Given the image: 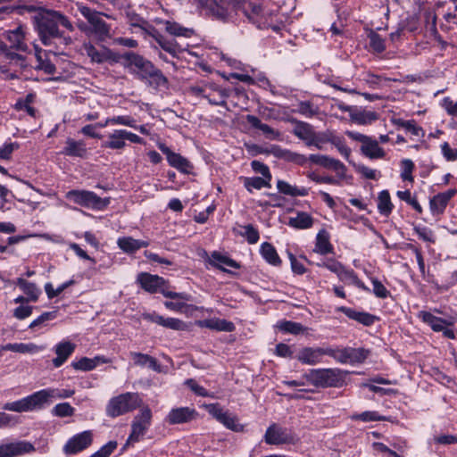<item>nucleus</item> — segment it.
Listing matches in <instances>:
<instances>
[{"label":"nucleus","mask_w":457,"mask_h":457,"mask_svg":"<svg viewBox=\"0 0 457 457\" xmlns=\"http://www.w3.org/2000/svg\"><path fill=\"white\" fill-rule=\"evenodd\" d=\"M206 15L217 20L227 21L232 13L240 9L246 18L258 29H280L278 13L263 7L262 0H193Z\"/></svg>","instance_id":"f257e3e1"},{"label":"nucleus","mask_w":457,"mask_h":457,"mask_svg":"<svg viewBox=\"0 0 457 457\" xmlns=\"http://www.w3.org/2000/svg\"><path fill=\"white\" fill-rule=\"evenodd\" d=\"M34 24L40 41L46 46L62 48L72 43L71 37L60 27L70 32L75 28L70 19L59 11L39 7L34 16Z\"/></svg>","instance_id":"f03ea898"},{"label":"nucleus","mask_w":457,"mask_h":457,"mask_svg":"<svg viewBox=\"0 0 457 457\" xmlns=\"http://www.w3.org/2000/svg\"><path fill=\"white\" fill-rule=\"evenodd\" d=\"M120 56L125 61L124 67L137 79L154 88L167 87V78L149 60L134 52H128Z\"/></svg>","instance_id":"7ed1b4c3"},{"label":"nucleus","mask_w":457,"mask_h":457,"mask_svg":"<svg viewBox=\"0 0 457 457\" xmlns=\"http://www.w3.org/2000/svg\"><path fill=\"white\" fill-rule=\"evenodd\" d=\"M187 90L196 97L207 99L212 105L223 106L228 109L227 98L229 96V90L221 87L215 82L201 80L190 86Z\"/></svg>","instance_id":"20e7f679"},{"label":"nucleus","mask_w":457,"mask_h":457,"mask_svg":"<svg viewBox=\"0 0 457 457\" xmlns=\"http://www.w3.org/2000/svg\"><path fill=\"white\" fill-rule=\"evenodd\" d=\"M137 281L140 284L141 287L148 293L154 294L160 292L164 297L186 302L192 300V296L187 293H177L169 290L167 281L157 275L141 272L138 274Z\"/></svg>","instance_id":"39448f33"},{"label":"nucleus","mask_w":457,"mask_h":457,"mask_svg":"<svg viewBox=\"0 0 457 457\" xmlns=\"http://www.w3.org/2000/svg\"><path fill=\"white\" fill-rule=\"evenodd\" d=\"M311 385L316 387H338L345 381L343 371L339 369H312L303 375Z\"/></svg>","instance_id":"423d86ee"},{"label":"nucleus","mask_w":457,"mask_h":457,"mask_svg":"<svg viewBox=\"0 0 457 457\" xmlns=\"http://www.w3.org/2000/svg\"><path fill=\"white\" fill-rule=\"evenodd\" d=\"M143 400L138 393H124L110 399L106 406V414L116 418L142 406Z\"/></svg>","instance_id":"0eeeda50"},{"label":"nucleus","mask_w":457,"mask_h":457,"mask_svg":"<svg viewBox=\"0 0 457 457\" xmlns=\"http://www.w3.org/2000/svg\"><path fill=\"white\" fill-rule=\"evenodd\" d=\"M65 197L71 202L86 208L104 210L110 204V198H101L96 193L88 190H71Z\"/></svg>","instance_id":"6e6552de"},{"label":"nucleus","mask_w":457,"mask_h":457,"mask_svg":"<svg viewBox=\"0 0 457 457\" xmlns=\"http://www.w3.org/2000/svg\"><path fill=\"white\" fill-rule=\"evenodd\" d=\"M78 11L87 21L91 31L100 39L109 37L110 27L103 20L102 13L82 4H77Z\"/></svg>","instance_id":"1a4fd4ad"},{"label":"nucleus","mask_w":457,"mask_h":457,"mask_svg":"<svg viewBox=\"0 0 457 457\" xmlns=\"http://www.w3.org/2000/svg\"><path fill=\"white\" fill-rule=\"evenodd\" d=\"M83 50L86 55L90 59L91 62L94 63H117L121 61V54H119L110 48L103 46L96 47L90 42L83 44Z\"/></svg>","instance_id":"9d476101"},{"label":"nucleus","mask_w":457,"mask_h":457,"mask_svg":"<svg viewBox=\"0 0 457 457\" xmlns=\"http://www.w3.org/2000/svg\"><path fill=\"white\" fill-rule=\"evenodd\" d=\"M151 420L152 411L148 406H144L132 421L131 433L127 440V445L138 442L149 428Z\"/></svg>","instance_id":"9b49d317"},{"label":"nucleus","mask_w":457,"mask_h":457,"mask_svg":"<svg viewBox=\"0 0 457 457\" xmlns=\"http://www.w3.org/2000/svg\"><path fill=\"white\" fill-rule=\"evenodd\" d=\"M44 408L40 390L18 401L6 403L3 409L15 412H27Z\"/></svg>","instance_id":"f8f14e48"},{"label":"nucleus","mask_w":457,"mask_h":457,"mask_svg":"<svg viewBox=\"0 0 457 457\" xmlns=\"http://www.w3.org/2000/svg\"><path fill=\"white\" fill-rule=\"evenodd\" d=\"M9 59V65H2L3 79L4 80H12L20 78L22 71L28 67L26 58L17 53L12 52L5 55V59Z\"/></svg>","instance_id":"ddd939ff"},{"label":"nucleus","mask_w":457,"mask_h":457,"mask_svg":"<svg viewBox=\"0 0 457 457\" xmlns=\"http://www.w3.org/2000/svg\"><path fill=\"white\" fill-rule=\"evenodd\" d=\"M264 441L268 445L293 444L295 436L289 428L272 423L266 430Z\"/></svg>","instance_id":"4468645a"},{"label":"nucleus","mask_w":457,"mask_h":457,"mask_svg":"<svg viewBox=\"0 0 457 457\" xmlns=\"http://www.w3.org/2000/svg\"><path fill=\"white\" fill-rule=\"evenodd\" d=\"M93 443V433L86 430L71 436L62 447V452L66 455L77 454L87 448Z\"/></svg>","instance_id":"2eb2a0df"},{"label":"nucleus","mask_w":457,"mask_h":457,"mask_svg":"<svg viewBox=\"0 0 457 457\" xmlns=\"http://www.w3.org/2000/svg\"><path fill=\"white\" fill-rule=\"evenodd\" d=\"M258 154H271L274 157L283 159L287 162H293L297 164H303L307 160L303 154L291 152L290 150L284 149L278 145H271L269 147L263 148L258 145H254Z\"/></svg>","instance_id":"dca6fc26"},{"label":"nucleus","mask_w":457,"mask_h":457,"mask_svg":"<svg viewBox=\"0 0 457 457\" xmlns=\"http://www.w3.org/2000/svg\"><path fill=\"white\" fill-rule=\"evenodd\" d=\"M34 445L28 441H15L0 445V457H18L35 452Z\"/></svg>","instance_id":"f3484780"},{"label":"nucleus","mask_w":457,"mask_h":457,"mask_svg":"<svg viewBox=\"0 0 457 457\" xmlns=\"http://www.w3.org/2000/svg\"><path fill=\"white\" fill-rule=\"evenodd\" d=\"M160 149L166 155L167 161L171 167L185 174L191 173L193 166L187 159L179 154L172 152L167 146L161 145Z\"/></svg>","instance_id":"a211bd4d"},{"label":"nucleus","mask_w":457,"mask_h":457,"mask_svg":"<svg viewBox=\"0 0 457 457\" xmlns=\"http://www.w3.org/2000/svg\"><path fill=\"white\" fill-rule=\"evenodd\" d=\"M3 37L10 43L9 48L16 51L27 52L28 46L25 42V32L21 26L3 33Z\"/></svg>","instance_id":"6ab92c4d"},{"label":"nucleus","mask_w":457,"mask_h":457,"mask_svg":"<svg viewBox=\"0 0 457 457\" xmlns=\"http://www.w3.org/2000/svg\"><path fill=\"white\" fill-rule=\"evenodd\" d=\"M148 33L154 38L158 46L172 57H178L179 54L183 52L184 49L177 43L176 40L167 39L156 29L152 28Z\"/></svg>","instance_id":"aec40b11"},{"label":"nucleus","mask_w":457,"mask_h":457,"mask_svg":"<svg viewBox=\"0 0 457 457\" xmlns=\"http://www.w3.org/2000/svg\"><path fill=\"white\" fill-rule=\"evenodd\" d=\"M197 412L194 408L179 407L172 409L166 417L168 423L175 425L187 423L195 419Z\"/></svg>","instance_id":"412c9836"},{"label":"nucleus","mask_w":457,"mask_h":457,"mask_svg":"<svg viewBox=\"0 0 457 457\" xmlns=\"http://www.w3.org/2000/svg\"><path fill=\"white\" fill-rule=\"evenodd\" d=\"M308 159L312 163L333 170L334 171L340 174L341 177L345 176L346 168L345 164L339 160L322 154H311Z\"/></svg>","instance_id":"4be33fe9"},{"label":"nucleus","mask_w":457,"mask_h":457,"mask_svg":"<svg viewBox=\"0 0 457 457\" xmlns=\"http://www.w3.org/2000/svg\"><path fill=\"white\" fill-rule=\"evenodd\" d=\"M208 262L211 266L223 271L226 273H232L230 270L225 268V266L233 268V269H240L241 265L239 262L235 260L229 258L228 256L220 253V252L214 251L211 253V256L208 259Z\"/></svg>","instance_id":"5701e85b"},{"label":"nucleus","mask_w":457,"mask_h":457,"mask_svg":"<svg viewBox=\"0 0 457 457\" xmlns=\"http://www.w3.org/2000/svg\"><path fill=\"white\" fill-rule=\"evenodd\" d=\"M455 189H449L447 191L436 195L429 202L430 211L434 215L442 214L449 201L455 195Z\"/></svg>","instance_id":"b1692460"},{"label":"nucleus","mask_w":457,"mask_h":457,"mask_svg":"<svg viewBox=\"0 0 457 457\" xmlns=\"http://www.w3.org/2000/svg\"><path fill=\"white\" fill-rule=\"evenodd\" d=\"M76 345L75 344L70 341H62L58 343L54 351L57 355L56 358L53 359V364L55 368L61 367L68 358L75 351Z\"/></svg>","instance_id":"393cba45"},{"label":"nucleus","mask_w":457,"mask_h":457,"mask_svg":"<svg viewBox=\"0 0 457 457\" xmlns=\"http://www.w3.org/2000/svg\"><path fill=\"white\" fill-rule=\"evenodd\" d=\"M338 310L349 319L356 320L357 322L367 327L373 325L374 322L378 320V318L373 314L365 312H358L352 308L340 307Z\"/></svg>","instance_id":"a878e982"},{"label":"nucleus","mask_w":457,"mask_h":457,"mask_svg":"<svg viewBox=\"0 0 457 457\" xmlns=\"http://www.w3.org/2000/svg\"><path fill=\"white\" fill-rule=\"evenodd\" d=\"M245 120L252 127L261 130L266 138L270 140L278 139L281 136L278 130L274 129L268 124L262 123L261 120L254 115L248 114L245 116Z\"/></svg>","instance_id":"bb28decb"},{"label":"nucleus","mask_w":457,"mask_h":457,"mask_svg":"<svg viewBox=\"0 0 457 457\" xmlns=\"http://www.w3.org/2000/svg\"><path fill=\"white\" fill-rule=\"evenodd\" d=\"M297 360L303 364L316 365L322 361L321 352L320 347H305L303 348L296 356Z\"/></svg>","instance_id":"cd10ccee"},{"label":"nucleus","mask_w":457,"mask_h":457,"mask_svg":"<svg viewBox=\"0 0 457 457\" xmlns=\"http://www.w3.org/2000/svg\"><path fill=\"white\" fill-rule=\"evenodd\" d=\"M62 154L71 157L85 158L87 156V150L86 144L82 140L76 141L72 138H68Z\"/></svg>","instance_id":"c85d7f7f"},{"label":"nucleus","mask_w":457,"mask_h":457,"mask_svg":"<svg viewBox=\"0 0 457 457\" xmlns=\"http://www.w3.org/2000/svg\"><path fill=\"white\" fill-rule=\"evenodd\" d=\"M117 245L124 253H134L140 248L148 246L149 242L135 239L131 237H122L118 238Z\"/></svg>","instance_id":"c756f323"},{"label":"nucleus","mask_w":457,"mask_h":457,"mask_svg":"<svg viewBox=\"0 0 457 457\" xmlns=\"http://www.w3.org/2000/svg\"><path fill=\"white\" fill-rule=\"evenodd\" d=\"M201 328H207L216 331L232 332L235 330L233 322L224 319H207L198 322Z\"/></svg>","instance_id":"7c9ffc66"},{"label":"nucleus","mask_w":457,"mask_h":457,"mask_svg":"<svg viewBox=\"0 0 457 457\" xmlns=\"http://www.w3.org/2000/svg\"><path fill=\"white\" fill-rule=\"evenodd\" d=\"M417 316L424 323L428 324L435 332H440L443 330L444 326H450L453 324L452 322L436 317L431 312L426 311H420Z\"/></svg>","instance_id":"2f4dec72"},{"label":"nucleus","mask_w":457,"mask_h":457,"mask_svg":"<svg viewBox=\"0 0 457 457\" xmlns=\"http://www.w3.org/2000/svg\"><path fill=\"white\" fill-rule=\"evenodd\" d=\"M315 132L312 126L303 121H298L294 129V134L305 142L308 146L312 145Z\"/></svg>","instance_id":"473e14b6"},{"label":"nucleus","mask_w":457,"mask_h":457,"mask_svg":"<svg viewBox=\"0 0 457 457\" xmlns=\"http://www.w3.org/2000/svg\"><path fill=\"white\" fill-rule=\"evenodd\" d=\"M74 393V390L71 389L46 388L40 390L43 405L50 403L54 399L69 398L72 396Z\"/></svg>","instance_id":"72a5a7b5"},{"label":"nucleus","mask_w":457,"mask_h":457,"mask_svg":"<svg viewBox=\"0 0 457 457\" xmlns=\"http://www.w3.org/2000/svg\"><path fill=\"white\" fill-rule=\"evenodd\" d=\"M124 129H114L112 133L108 134V141H105L102 146L112 150L123 149L126 146V139L124 136Z\"/></svg>","instance_id":"f704fd0d"},{"label":"nucleus","mask_w":457,"mask_h":457,"mask_svg":"<svg viewBox=\"0 0 457 457\" xmlns=\"http://www.w3.org/2000/svg\"><path fill=\"white\" fill-rule=\"evenodd\" d=\"M378 118V114L372 111L354 109L350 113V119L358 125H369Z\"/></svg>","instance_id":"c9c22d12"},{"label":"nucleus","mask_w":457,"mask_h":457,"mask_svg":"<svg viewBox=\"0 0 457 457\" xmlns=\"http://www.w3.org/2000/svg\"><path fill=\"white\" fill-rule=\"evenodd\" d=\"M361 151L362 154L370 159L384 158L385 151L378 145L377 140L370 137L368 141L361 145Z\"/></svg>","instance_id":"e433bc0d"},{"label":"nucleus","mask_w":457,"mask_h":457,"mask_svg":"<svg viewBox=\"0 0 457 457\" xmlns=\"http://www.w3.org/2000/svg\"><path fill=\"white\" fill-rule=\"evenodd\" d=\"M16 285L28 296L29 301H37L41 294V290L37 287L35 283L29 282L22 278H18L16 280Z\"/></svg>","instance_id":"4c0bfd02"},{"label":"nucleus","mask_w":457,"mask_h":457,"mask_svg":"<svg viewBox=\"0 0 457 457\" xmlns=\"http://www.w3.org/2000/svg\"><path fill=\"white\" fill-rule=\"evenodd\" d=\"M241 179L243 181L244 187L249 193H252L253 189L260 190L264 187H271V181L261 177H242Z\"/></svg>","instance_id":"58836bf2"},{"label":"nucleus","mask_w":457,"mask_h":457,"mask_svg":"<svg viewBox=\"0 0 457 457\" xmlns=\"http://www.w3.org/2000/svg\"><path fill=\"white\" fill-rule=\"evenodd\" d=\"M315 252L320 254H327L333 252V246L329 242V234L321 229L316 237Z\"/></svg>","instance_id":"ea45409f"},{"label":"nucleus","mask_w":457,"mask_h":457,"mask_svg":"<svg viewBox=\"0 0 457 457\" xmlns=\"http://www.w3.org/2000/svg\"><path fill=\"white\" fill-rule=\"evenodd\" d=\"M100 362L104 363L106 360L100 356H96L93 359L83 357L78 361H72L71 365L77 370L88 371L94 370Z\"/></svg>","instance_id":"a19ab883"},{"label":"nucleus","mask_w":457,"mask_h":457,"mask_svg":"<svg viewBox=\"0 0 457 457\" xmlns=\"http://www.w3.org/2000/svg\"><path fill=\"white\" fill-rule=\"evenodd\" d=\"M288 225L298 229L310 228L313 225L312 217L304 212H297L295 217H291Z\"/></svg>","instance_id":"79ce46f5"},{"label":"nucleus","mask_w":457,"mask_h":457,"mask_svg":"<svg viewBox=\"0 0 457 457\" xmlns=\"http://www.w3.org/2000/svg\"><path fill=\"white\" fill-rule=\"evenodd\" d=\"M277 188L280 193L290 196H305L309 194L307 188L292 186L284 180H278Z\"/></svg>","instance_id":"37998d69"},{"label":"nucleus","mask_w":457,"mask_h":457,"mask_svg":"<svg viewBox=\"0 0 457 457\" xmlns=\"http://www.w3.org/2000/svg\"><path fill=\"white\" fill-rule=\"evenodd\" d=\"M262 256L271 265L278 266L281 263V260L275 249V247L270 243H262L260 249Z\"/></svg>","instance_id":"c03bdc74"},{"label":"nucleus","mask_w":457,"mask_h":457,"mask_svg":"<svg viewBox=\"0 0 457 457\" xmlns=\"http://www.w3.org/2000/svg\"><path fill=\"white\" fill-rule=\"evenodd\" d=\"M337 277L344 282L351 283L364 291L370 292V288L358 278L353 270H346L345 267H343Z\"/></svg>","instance_id":"a18cd8bd"},{"label":"nucleus","mask_w":457,"mask_h":457,"mask_svg":"<svg viewBox=\"0 0 457 457\" xmlns=\"http://www.w3.org/2000/svg\"><path fill=\"white\" fill-rule=\"evenodd\" d=\"M393 207L389 192L382 190L378 196V212L385 216H388L392 212Z\"/></svg>","instance_id":"49530a36"},{"label":"nucleus","mask_w":457,"mask_h":457,"mask_svg":"<svg viewBox=\"0 0 457 457\" xmlns=\"http://www.w3.org/2000/svg\"><path fill=\"white\" fill-rule=\"evenodd\" d=\"M347 354L349 360L348 363H361L370 356V351L362 347H347Z\"/></svg>","instance_id":"de8ad7c7"},{"label":"nucleus","mask_w":457,"mask_h":457,"mask_svg":"<svg viewBox=\"0 0 457 457\" xmlns=\"http://www.w3.org/2000/svg\"><path fill=\"white\" fill-rule=\"evenodd\" d=\"M164 25H165V30L172 36H176V37L182 36V37H190L191 35L193 34L192 29L184 28L177 22L166 21H164Z\"/></svg>","instance_id":"09e8293b"},{"label":"nucleus","mask_w":457,"mask_h":457,"mask_svg":"<svg viewBox=\"0 0 457 457\" xmlns=\"http://www.w3.org/2000/svg\"><path fill=\"white\" fill-rule=\"evenodd\" d=\"M4 351H12L15 353H36L39 350V347L34 344H6L2 346Z\"/></svg>","instance_id":"8fccbe9b"},{"label":"nucleus","mask_w":457,"mask_h":457,"mask_svg":"<svg viewBox=\"0 0 457 457\" xmlns=\"http://www.w3.org/2000/svg\"><path fill=\"white\" fill-rule=\"evenodd\" d=\"M296 112L306 118H312L319 112V107L309 101H303L297 104Z\"/></svg>","instance_id":"3c124183"},{"label":"nucleus","mask_w":457,"mask_h":457,"mask_svg":"<svg viewBox=\"0 0 457 457\" xmlns=\"http://www.w3.org/2000/svg\"><path fill=\"white\" fill-rule=\"evenodd\" d=\"M107 122H112V125H122L137 129V120L129 115H120L107 118Z\"/></svg>","instance_id":"603ef678"},{"label":"nucleus","mask_w":457,"mask_h":457,"mask_svg":"<svg viewBox=\"0 0 457 457\" xmlns=\"http://www.w3.org/2000/svg\"><path fill=\"white\" fill-rule=\"evenodd\" d=\"M75 409L69 403H62L56 404L53 410V415L56 417H71L74 414Z\"/></svg>","instance_id":"864d4df0"},{"label":"nucleus","mask_w":457,"mask_h":457,"mask_svg":"<svg viewBox=\"0 0 457 457\" xmlns=\"http://www.w3.org/2000/svg\"><path fill=\"white\" fill-rule=\"evenodd\" d=\"M370 39V46L376 53H382L386 49L385 40L380 35L374 31H370L368 35Z\"/></svg>","instance_id":"5fc2aeb1"},{"label":"nucleus","mask_w":457,"mask_h":457,"mask_svg":"<svg viewBox=\"0 0 457 457\" xmlns=\"http://www.w3.org/2000/svg\"><path fill=\"white\" fill-rule=\"evenodd\" d=\"M330 143L334 145L343 157L348 160L351 154V149L345 145L343 137L336 136L332 132Z\"/></svg>","instance_id":"6e6d98bb"},{"label":"nucleus","mask_w":457,"mask_h":457,"mask_svg":"<svg viewBox=\"0 0 457 457\" xmlns=\"http://www.w3.org/2000/svg\"><path fill=\"white\" fill-rule=\"evenodd\" d=\"M220 423L227 428L236 432L242 431L244 428V427L238 423L237 418L228 411H227Z\"/></svg>","instance_id":"4d7b16f0"},{"label":"nucleus","mask_w":457,"mask_h":457,"mask_svg":"<svg viewBox=\"0 0 457 457\" xmlns=\"http://www.w3.org/2000/svg\"><path fill=\"white\" fill-rule=\"evenodd\" d=\"M75 281L73 279H71L69 281H66L60 285L56 289L53 287V285L51 283H46L45 285V291L48 296L49 299H52L57 295H59L61 293H62L67 287L73 285Z\"/></svg>","instance_id":"13d9d810"},{"label":"nucleus","mask_w":457,"mask_h":457,"mask_svg":"<svg viewBox=\"0 0 457 457\" xmlns=\"http://www.w3.org/2000/svg\"><path fill=\"white\" fill-rule=\"evenodd\" d=\"M353 420H361L363 422L369 421H380L386 420L387 419L384 416H380L377 411H367L361 413L353 414L352 416Z\"/></svg>","instance_id":"bf43d9fd"},{"label":"nucleus","mask_w":457,"mask_h":457,"mask_svg":"<svg viewBox=\"0 0 457 457\" xmlns=\"http://www.w3.org/2000/svg\"><path fill=\"white\" fill-rule=\"evenodd\" d=\"M397 196L406 202L407 204H409L411 206H412V208L417 211L419 213H421L422 212V207L421 205L419 204L417 198L415 196H412L411 192L409 190H405V191H398L397 192Z\"/></svg>","instance_id":"052dcab7"},{"label":"nucleus","mask_w":457,"mask_h":457,"mask_svg":"<svg viewBox=\"0 0 457 457\" xmlns=\"http://www.w3.org/2000/svg\"><path fill=\"white\" fill-rule=\"evenodd\" d=\"M278 327L282 331L293 335H298L304 330V328L301 323L294 321H283Z\"/></svg>","instance_id":"680f3d73"},{"label":"nucleus","mask_w":457,"mask_h":457,"mask_svg":"<svg viewBox=\"0 0 457 457\" xmlns=\"http://www.w3.org/2000/svg\"><path fill=\"white\" fill-rule=\"evenodd\" d=\"M251 167L254 172L262 175L261 178L271 181L272 176L268 165L260 161L254 160L251 162Z\"/></svg>","instance_id":"e2e57ef3"},{"label":"nucleus","mask_w":457,"mask_h":457,"mask_svg":"<svg viewBox=\"0 0 457 457\" xmlns=\"http://www.w3.org/2000/svg\"><path fill=\"white\" fill-rule=\"evenodd\" d=\"M40 51L36 54L37 65V68L44 71L45 73L53 75L54 74L56 68L55 65L47 59H43L40 55Z\"/></svg>","instance_id":"0e129e2a"},{"label":"nucleus","mask_w":457,"mask_h":457,"mask_svg":"<svg viewBox=\"0 0 457 457\" xmlns=\"http://www.w3.org/2000/svg\"><path fill=\"white\" fill-rule=\"evenodd\" d=\"M332 132L329 130L324 132H315L314 139L312 146H315L317 149H323V145L330 143Z\"/></svg>","instance_id":"69168bd1"},{"label":"nucleus","mask_w":457,"mask_h":457,"mask_svg":"<svg viewBox=\"0 0 457 457\" xmlns=\"http://www.w3.org/2000/svg\"><path fill=\"white\" fill-rule=\"evenodd\" d=\"M413 229L419 237L423 241L429 243L436 242L434 232L430 228L427 227L416 226Z\"/></svg>","instance_id":"338daca9"},{"label":"nucleus","mask_w":457,"mask_h":457,"mask_svg":"<svg viewBox=\"0 0 457 457\" xmlns=\"http://www.w3.org/2000/svg\"><path fill=\"white\" fill-rule=\"evenodd\" d=\"M117 447L115 441H110L89 457H109Z\"/></svg>","instance_id":"774afa93"}]
</instances>
